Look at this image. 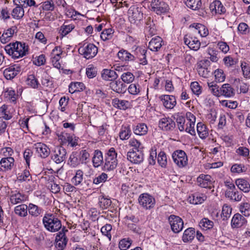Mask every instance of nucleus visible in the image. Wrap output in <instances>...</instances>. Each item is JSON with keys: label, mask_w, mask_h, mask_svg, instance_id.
I'll use <instances>...</instances> for the list:
<instances>
[{"label": "nucleus", "mask_w": 250, "mask_h": 250, "mask_svg": "<svg viewBox=\"0 0 250 250\" xmlns=\"http://www.w3.org/2000/svg\"><path fill=\"white\" fill-rule=\"evenodd\" d=\"M159 99L163 105L167 109H172L177 104L176 97L171 95H162Z\"/></svg>", "instance_id": "nucleus-13"}, {"label": "nucleus", "mask_w": 250, "mask_h": 250, "mask_svg": "<svg viewBox=\"0 0 250 250\" xmlns=\"http://www.w3.org/2000/svg\"><path fill=\"white\" fill-rule=\"evenodd\" d=\"M15 160L12 157L3 158L0 161V171L6 172L12 169Z\"/></svg>", "instance_id": "nucleus-16"}, {"label": "nucleus", "mask_w": 250, "mask_h": 250, "mask_svg": "<svg viewBox=\"0 0 250 250\" xmlns=\"http://www.w3.org/2000/svg\"><path fill=\"white\" fill-rule=\"evenodd\" d=\"M174 118L176 119L178 128L180 131H183L185 129V119L181 114L177 113L175 115Z\"/></svg>", "instance_id": "nucleus-50"}, {"label": "nucleus", "mask_w": 250, "mask_h": 250, "mask_svg": "<svg viewBox=\"0 0 250 250\" xmlns=\"http://www.w3.org/2000/svg\"><path fill=\"white\" fill-rule=\"evenodd\" d=\"M8 108V106L6 104L2 105L0 107V114L1 116V118L3 119L9 120L13 117V115Z\"/></svg>", "instance_id": "nucleus-44"}, {"label": "nucleus", "mask_w": 250, "mask_h": 250, "mask_svg": "<svg viewBox=\"0 0 250 250\" xmlns=\"http://www.w3.org/2000/svg\"><path fill=\"white\" fill-rule=\"evenodd\" d=\"M159 127L163 130L168 131L172 130L175 126V122L169 117L161 119L159 123Z\"/></svg>", "instance_id": "nucleus-19"}, {"label": "nucleus", "mask_w": 250, "mask_h": 250, "mask_svg": "<svg viewBox=\"0 0 250 250\" xmlns=\"http://www.w3.org/2000/svg\"><path fill=\"white\" fill-rule=\"evenodd\" d=\"M90 154L86 150H82L80 152L78 158L81 164H86L89 161Z\"/></svg>", "instance_id": "nucleus-59"}, {"label": "nucleus", "mask_w": 250, "mask_h": 250, "mask_svg": "<svg viewBox=\"0 0 250 250\" xmlns=\"http://www.w3.org/2000/svg\"><path fill=\"white\" fill-rule=\"evenodd\" d=\"M139 205L144 209L153 208L155 205V199L151 195L147 193L141 194L138 198Z\"/></svg>", "instance_id": "nucleus-5"}, {"label": "nucleus", "mask_w": 250, "mask_h": 250, "mask_svg": "<svg viewBox=\"0 0 250 250\" xmlns=\"http://www.w3.org/2000/svg\"><path fill=\"white\" fill-rule=\"evenodd\" d=\"M151 10L158 15L166 13L169 7L167 3L159 0H152L150 4Z\"/></svg>", "instance_id": "nucleus-10"}, {"label": "nucleus", "mask_w": 250, "mask_h": 250, "mask_svg": "<svg viewBox=\"0 0 250 250\" xmlns=\"http://www.w3.org/2000/svg\"><path fill=\"white\" fill-rule=\"evenodd\" d=\"M225 196L230 200L235 201H240L242 197V193L235 190L225 191Z\"/></svg>", "instance_id": "nucleus-42"}, {"label": "nucleus", "mask_w": 250, "mask_h": 250, "mask_svg": "<svg viewBox=\"0 0 250 250\" xmlns=\"http://www.w3.org/2000/svg\"><path fill=\"white\" fill-rule=\"evenodd\" d=\"M195 234L194 229L189 228L186 229L183 235L182 240L185 243L191 242L194 239Z\"/></svg>", "instance_id": "nucleus-38"}, {"label": "nucleus", "mask_w": 250, "mask_h": 250, "mask_svg": "<svg viewBox=\"0 0 250 250\" xmlns=\"http://www.w3.org/2000/svg\"><path fill=\"white\" fill-rule=\"evenodd\" d=\"M26 200L27 196L19 192L13 193L10 196V202L13 205L22 203Z\"/></svg>", "instance_id": "nucleus-27"}, {"label": "nucleus", "mask_w": 250, "mask_h": 250, "mask_svg": "<svg viewBox=\"0 0 250 250\" xmlns=\"http://www.w3.org/2000/svg\"><path fill=\"white\" fill-rule=\"evenodd\" d=\"M111 89L118 93H124L126 90V86L120 80L113 81L110 83Z\"/></svg>", "instance_id": "nucleus-29"}, {"label": "nucleus", "mask_w": 250, "mask_h": 250, "mask_svg": "<svg viewBox=\"0 0 250 250\" xmlns=\"http://www.w3.org/2000/svg\"><path fill=\"white\" fill-rule=\"evenodd\" d=\"M4 50L13 59H17L28 54V46L24 42L16 41L7 44Z\"/></svg>", "instance_id": "nucleus-1"}, {"label": "nucleus", "mask_w": 250, "mask_h": 250, "mask_svg": "<svg viewBox=\"0 0 250 250\" xmlns=\"http://www.w3.org/2000/svg\"><path fill=\"white\" fill-rule=\"evenodd\" d=\"M146 52L147 50L143 47H138L136 49L137 58L139 59L140 63L142 65H146L147 63L146 55Z\"/></svg>", "instance_id": "nucleus-35"}, {"label": "nucleus", "mask_w": 250, "mask_h": 250, "mask_svg": "<svg viewBox=\"0 0 250 250\" xmlns=\"http://www.w3.org/2000/svg\"><path fill=\"white\" fill-rule=\"evenodd\" d=\"M56 135L58 137V139L61 140L60 146L62 144V132H60L59 130H57ZM60 146H57L54 152L53 155L52 156V160L56 164H61L62 162V155L61 153V149Z\"/></svg>", "instance_id": "nucleus-14"}, {"label": "nucleus", "mask_w": 250, "mask_h": 250, "mask_svg": "<svg viewBox=\"0 0 250 250\" xmlns=\"http://www.w3.org/2000/svg\"><path fill=\"white\" fill-rule=\"evenodd\" d=\"M132 244V241L129 238H124L120 240L119 247L121 250H126L129 248Z\"/></svg>", "instance_id": "nucleus-63"}, {"label": "nucleus", "mask_w": 250, "mask_h": 250, "mask_svg": "<svg viewBox=\"0 0 250 250\" xmlns=\"http://www.w3.org/2000/svg\"><path fill=\"white\" fill-rule=\"evenodd\" d=\"M17 32V27L12 26L4 31L0 37V40L2 43H6L11 40L14 34Z\"/></svg>", "instance_id": "nucleus-24"}, {"label": "nucleus", "mask_w": 250, "mask_h": 250, "mask_svg": "<svg viewBox=\"0 0 250 250\" xmlns=\"http://www.w3.org/2000/svg\"><path fill=\"white\" fill-rule=\"evenodd\" d=\"M117 153L113 147L109 149L105 154L103 170L105 171H110L115 169L118 165L117 159Z\"/></svg>", "instance_id": "nucleus-2"}, {"label": "nucleus", "mask_w": 250, "mask_h": 250, "mask_svg": "<svg viewBox=\"0 0 250 250\" xmlns=\"http://www.w3.org/2000/svg\"><path fill=\"white\" fill-rule=\"evenodd\" d=\"M190 89L192 93L196 96L200 95L202 92V86L197 82H193L190 83Z\"/></svg>", "instance_id": "nucleus-60"}, {"label": "nucleus", "mask_w": 250, "mask_h": 250, "mask_svg": "<svg viewBox=\"0 0 250 250\" xmlns=\"http://www.w3.org/2000/svg\"><path fill=\"white\" fill-rule=\"evenodd\" d=\"M127 159L133 164H141L143 162L144 159L143 150H130L127 153Z\"/></svg>", "instance_id": "nucleus-11"}, {"label": "nucleus", "mask_w": 250, "mask_h": 250, "mask_svg": "<svg viewBox=\"0 0 250 250\" xmlns=\"http://www.w3.org/2000/svg\"><path fill=\"white\" fill-rule=\"evenodd\" d=\"M80 164L78 158L76 156V154L73 152L69 157L67 162V165L71 167L75 168Z\"/></svg>", "instance_id": "nucleus-52"}, {"label": "nucleus", "mask_w": 250, "mask_h": 250, "mask_svg": "<svg viewBox=\"0 0 250 250\" xmlns=\"http://www.w3.org/2000/svg\"><path fill=\"white\" fill-rule=\"evenodd\" d=\"M62 48L61 46H56L52 51L51 54V62L53 66L58 69L62 67Z\"/></svg>", "instance_id": "nucleus-7"}, {"label": "nucleus", "mask_w": 250, "mask_h": 250, "mask_svg": "<svg viewBox=\"0 0 250 250\" xmlns=\"http://www.w3.org/2000/svg\"><path fill=\"white\" fill-rule=\"evenodd\" d=\"M193 27L195 28L194 32L198 33L202 37H207L208 35V28L203 24L200 23H194Z\"/></svg>", "instance_id": "nucleus-40"}, {"label": "nucleus", "mask_w": 250, "mask_h": 250, "mask_svg": "<svg viewBox=\"0 0 250 250\" xmlns=\"http://www.w3.org/2000/svg\"><path fill=\"white\" fill-rule=\"evenodd\" d=\"M128 145L135 150H143L144 148L143 144L141 141L135 138H132L129 140Z\"/></svg>", "instance_id": "nucleus-47"}, {"label": "nucleus", "mask_w": 250, "mask_h": 250, "mask_svg": "<svg viewBox=\"0 0 250 250\" xmlns=\"http://www.w3.org/2000/svg\"><path fill=\"white\" fill-rule=\"evenodd\" d=\"M28 206L23 204L17 206L14 208V212L18 216L25 217L28 214Z\"/></svg>", "instance_id": "nucleus-39"}, {"label": "nucleus", "mask_w": 250, "mask_h": 250, "mask_svg": "<svg viewBox=\"0 0 250 250\" xmlns=\"http://www.w3.org/2000/svg\"><path fill=\"white\" fill-rule=\"evenodd\" d=\"M117 55L122 61H132L135 59V57L132 54L123 49L118 52Z\"/></svg>", "instance_id": "nucleus-37"}, {"label": "nucleus", "mask_w": 250, "mask_h": 250, "mask_svg": "<svg viewBox=\"0 0 250 250\" xmlns=\"http://www.w3.org/2000/svg\"><path fill=\"white\" fill-rule=\"evenodd\" d=\"M157 162L159 165L164 168H166L167 165V158L166 153L160 151L158 155Z\"/></svg>", "instance_id": "nucleus-53"}, {"label": "nucleus", "mask_w": 250, "mask_h": 250, "mask_svg": "<svg viewBox=\"0 0 250 250\" xmlns=\"http://www.w3.org/2000/svg\"><path fill=\"white\" fill-rule=\"evenodd\" d=\"M198 186L202 188H210L212 184V179L210 175L200 174L197 179Z\"/></svg>", "instance_id": "nucleus-18"}, {"label": "nucleus", "mask_w": 250, "mask_h": 250, "mask_svg": "<svg viewBox=\"0 0 250 250\" xmlns=\"http://www.w3.org/2000/svg\"><path fill=\"white\" fill-rule=\"evenodd\" d=\"M31 179V176L28 170L25 169L17 175V180L20 182H27Z\"/></svg>", "instance_id": "nucleus-56"}, {"label": "nucleus", "mask_w": 250, "mask_h": 250, "mask_svg": "<svg viewBox=\"0 0 250 250\" xmlns=\"http://www.w3.org/2000/svg\"><path fill=\"white\" fill-rule=\"evenodd\" d=\"M234 89L229 83H224L220 87V97L230 98L235 95Z\"/></svg>", "instance_id": "nucleus-20"}, {"label": "nucleus", "mask_w": 250, "mask_h": 250, "mask_svg": "<svg viewBox=\"0 0 250 250\" xmlns=\"http://www.w3.org/2000/svg\"><path fill=\"white\" fill-rule=\"evenodd\" d=\"M83 180V172L82 169H79L75 171L74 175L72 178L71 183L74 186L82 185Z\"/></svg>", "instance_id": "nucleus-34"}, {"label": "nucleus", "mask_w": 250, "mask_h": 250, "mask_svg": "<svg viewBox=\"0 0 250 250\" xmlns=\"http://www.w3.org/2000/svg\"><path fill=\"white\" fill-rule=\"evenodd\" d=\"M42 222L45 228L51 232L57 231L62 227L61 221L52 214H45Z\"/></svg>", "instance_id": "nucleus-4"}, {"label": "nucleus", "mask_w": 250, "mask_h": 250, "mask_svg": "<svg viewBox=\"0 0 250 250\" xmlns=\"http://www.w3.org/2000/svg\"><path fill=\"white\" fill-rule=\"evenodd\" d=\"M85 86L83 83L72 82L69 85V91L71 93L83 91Z\"/></svg>", "instance_id": "nucleus-45"}, {"label": "nucleus", "mask_w": 250, "mask_h": 250, "mask_svg": "<svg viewBox=\"0 0 250 250\" xmlns=\"http://www.w3.org/2000/svg\"><path fill=\"white\" fill-rule=\"evenodd\" d=\"M4 98L9 102L15 104L18 95L11 87L6 88L3 93Z\"/></svg>", "instance_id": "nucleus-26"}, {"label": "nucleus", "mask_w": 250, "mask_h": 250, "mask_svg": "<svg viewBox=\"0 0 250 250\" xmlns=\"http://www.w3.org/2000/svg\"><path fill=\"white\" fill-rule=\"evenodd\" d=\"M92 161L95 168H98L104 163L103 153L100 150L97 149L94 151Z\"/></svg>", "instance_id": "nucleus-32"}, {"label": "nucleus", "mask_w": 250, "mask_h": 250, "mask_svg": "<svg viewBox=\"0 0 250 250\" xmlns=\"http://www.w3.org/2000/svg\"><path fill=\"white\" fill-rule=\"evenodd\" d=\"M24 11L23 6L17 5L14 8L11 13L12 17L17 20L21 19L24 16Z\"/></svg>", "instance_id": "nucleus-48"}, {"label": "nucleus", "mask_w": 250, "mask_h": 250, "mask_svg": "<svg viewBox=\"0 0 250 250\" xmlns=\"http://www.w3.org/2000/svg\"><path fill=\"white\" fill-rule=\"evenodd\" d=\"M128 93L132 95H138L141 91V86L139 83H134L130 84L128 88Z\"/></svg>", "instance_id": "nucleus-54"}, {"label": "nucleus", "mask_w": 250, "mask_h": 250, "mask_svg": "<svg viewBox=\"0 0 250 250\" xmlns=\"http://www.w3.org/2000/svg\"><path fill=\"white\" fill-rule=\"evenodd\" d=\"M186 6L193 10L199 9L202 6L201 0H184Z\"/></svg>", "instance_id": "nucleus-43"}, {"label": "nucleus", "mask_w": 250, "mask_h": 250, "mask_svg": "<svg viewBox=\"0 0 250 250\" xmlns=\"http://www.w3.org/2000/svg\"><path fill=\"white\" fill-rule=\"evenodd\" d=\"M20 71V67L14 65L6 68L3 71V75L7 80H11L18 75Z\"/></svg>", "instance_id": "nucleus-21"}, {"label": "nucleus", "mask_w": 250, "mask_h": 250, "mask_svg": "<svg viewBox=\"0 0 250 250\" xmlns=\"http://www.w3.org/2000/svg\"><path fill=\"white\" fill-rule=\"evenodd\" d=\"M247 223L245 217L239 213H236L233 216L231 221V226L232 228H239Z\"/></svg>", "instance_id": "nucleus-22"}, {"label": "nucleus", "mask_w": 250, "mask_h": 250, "mask_svg": "<svg viewBox=\"0 0 250 250\" xmlns=\"http://www.w3.org/2000/svg\"><path fill=\"white\" fill-rule=\"evenodd\" d=\"M114 30L112 28L104 29L101 34V38L104 41L111 39L113 36Z\"/></svg>", "instance_id": "nucleus-55"}, {"label": "nucleus", "mask_w": 250, "mask_h": 250, "mask_svg": "<svg viewBox=\"0 0 250 250\" xmlns=\"http://www.w3.org/2000/svg\"><path fill=\"white\" fill-rule=\"evenodd\" d=\"M26 83L33 88H38L40 85L37 79L34 75H29L26 79Z\"/></svg>", "instance_id": "nucleus-57"}, {"label": "nucleus", "mask_w": 250, "mask_h": 250, "mask_svg": "<svg viewBox=\"0 0 250 250\" xmlns=\"http://www.w3.org/2000/svg\"><path fill=\"white\" fill-rule=\"evenodd\" d=\"M79 52L86 59L94 58L98 53V47L93 43H84L79 48Z\"/></svg>", "instance_id": "nucleus-6"}, {"label": "nucleus", "mask_w": 250, "mask_h": 250, "mask_svg": "<svg viewBox=\"0 0 250 250\" xmlns=\"http://www.w3.org/2000/svg\"><path fill=\"white\" fill-rule=\"evenodd\" d=\"M162 39L160 37L152 38L149 42L148 48L152 51H158L162 47Z\"/></svg>", "instance_id": "nucleus-28"}, {"label": "nucleus", "mask_w": 250, "mask_h": 250, "mask_svg": "<svg viewBox=\"0 0 250 250\" xmlns=\"http://www.w3.org/2000/svg\"><path fill=\"white\" fill-rule=\"evenodd\" d=\"M168 222L171 230L174 233H179L184 228V222L179 216L170 215L168 217Z\"/></svg>", "instance_id": "nucleus-9"}, {"label": "nucleus", "mask_w": 250, "mask_h": 250, "mask_svg": "<svg viewBox=\"0 0 250 250\" xmlns=\"http://www.w3.org/2000/svg\"><path fill=\"white\" fill-rule=\"evenodd\" d=\"M209 8L212 14H222L225 13L226 8L219 0H215L209 5Z\"/></svg>", "instance_id": "nucleus-23"}, {"label": "nucleus", "mask_w": 250, "mask_h": 250, "mask_svg": "<svg viewBox=\"0 0 250 250\" xmlns=\"http://www.w3.org/2000/svg\"><path fill=\"white\" fill-rule=\"evenodd\" d=\"M134 75L130 72H124L121 76L122 80L126 83H131L134 81Z\"/></svg>", "instance_id": "nucleus-62"}, {"label": "nucleus", "mask_w": 250, "mask_h": 250, "mask_svg": "<svg viewBox=\"0 0 250 250\" xmlns=\"http://www.w3.org/2000/svg\"><path fill=\"white\" fill-rule=\"evenodd\" d=\"M215 80L217 83H221L225 81L226 75L224 71L221 69H217L214 71Z\"/></svg>", "instance_id": "nucleus-58"}, {"label": "nucleus", "mask_w": 250, "mask_h": 250, "mask_svg": "<svg viewBox=\"0 0 250 250\" xmlns=\"http://www.w3.org/2000/svg\"><path fill=\"white\" fill-rule=\"evenodd\" d=\"M184 42L188 47L194 51H197L200 47L201 43L198 39L190 33L186 34L184 38Z\"/></svg>", "instance_id": "nucleus-12"}, {"label": "nucleus", "mask_w": 250, "mask_h": 250, "mask_svg": "<svg viewBox=\"0 0 250 250\" xmlns=\"http://www.w3.org/2000/svg\"><path fill=\"white\" fill-rule=\"evenodd\" d=\"M112 105L117 109L125 110L129 107L130 104L129 101L125 100H121L114 98L112 101Z\"/></svg>", "instance_id": "nucleus-25"}, {"label": "nucleus", "mask_w": 250, "mask_h": 250, "mask_svg": "<svg viewBox=\"0 0 250 250\" xmlns=\"http://www.w3.org/2000/svg\"><path fill=\"white\" fill-rule=\"evenodd\" d=\"M235 184L241 190L244 192L247 193L250 191V184L249 181L244 179H236Z\"/></svg>", "instance_id": "nucleus-33"}, {"label": "nucleus", "mask_w": 250, "mask_h": 250, "mask_svg": "<svg viewBox=\"0 0 250 250\" xmlns=\"http://www.w3.org/2000/svg\"><path fill=\"white\" fill-rule=\"evenodd\" d=\"M65 15L67 17L70 18L73 20H80L81 17H84L83 15L72 8H66Z\"/></svg>", "instance_id": "nucleus-41"}, {"label": "nucleus", "mask_w": 250, "mask_h": 250, "mask_svg": "<svg viewBox=\"0 0 250 250\" xmlns=\"http://www.w3.org/2000/svg\"><path fill=\"white\" fill-rule=\"evenodd\" d=\"M128 20L132 25L139 27L143 23V13L136 5L130 7L127 12Z\"/></svg>", "instance_id": "nucleus-3"}, {"label": "nucleus", "mask_w": 250, "mask_h": 250, "mask_svg": "<svg viewBox=\"0 0 250 250\" xmlns=\"http://www.w3.org/2000/svg\"><path fill=\"white\" fill-rule=\"evenodd\" d=\"M33 149L37 155L42 158H46L50 154V150L46 145L42 143L35 144Z\"/></svg>", "instance_id": "nucleus-15"}, {"label": "nucleus", "mask_w": 250, "mask_h": 250, "mask_svg": "<svg viewBox=\"0 0 250 250\" xmlns=\"http://www.w3.org/2000/svg\"><path fill=\"white\" fill-rule=\"evenodd\" d=\"M241 67L244 77L250 78V65L245 62H243L241 63Z\"/></svg>", "instance_id": "nucleus-64"}, {"label": "nucleus", "mask_w": 250, "mask_h": 250, "mask_svg": "<svg viewBox=\"0 0 250 250\" xmlns=\"http://www.w3.org/2000/svg\"><path fill=\"white\" fill-rule=\"evenodd\" d=\"M131 134V129L128 125L122 126L119 133V137L121 140H127L130 137Z\"/></svg>", "instance_id": "nucleus-49"}, {"label": "nucleus", "mask_w": 250, "mask_h": 250, "mask_svg": "<svg viewBox=\"0 0 250 250\" xmlns=\"http://www.w3.org/2000/svg\"><path fill=\"white\" fill-rule=\"evenodd\" d=\"M112 228V226L110 224H106L101 229V232L102 234L106 236L109 240H111L112 237L111 234Z\"/></svg>", "instance_id": "nucleus-61"}, {"label": "nucleus", "mask_w": 250, "mask_h": 250, "mask_svg": "<svg viewBox=\"0 0 250 250\" xmlns=\"http://www.w3.org/2000/svg\"><path fill=\"white\" fill-rule=\"evenodd\" d=\"M102 78L105 81H113L117 79L118 76L116 72L113 70L104 69L101 74Z\"/></svg>", "instance_id": "nucleus-31"}, {"label": "nucleus", "mask_w": 250, "mask_h": 250, "mask_svg": "<svg viewBox=\"0 0 250 250\" xmlns=\"http://www.w3.org/2000/svg\"><path fill=\"white\" fill-rule=\"evenodd\" d=\"M174 163L179 167H183L188 165V157L186 153L182 150L175 151L172 155Z\"/></svg>", "instance_id": "nucleus-8"}, {"label": "nucleus", "mask_w": 250, "mask_h": 250, "mask_svg": "<svg viewBox=\"0 0 250 250\" xmlns=\"http://www.w3.org/2000/svg\"><path fill=\"white\" fill-rule=\"evenodd\" d=\"M208 86L210 92L215 96L220 97V87L214 82H208Z\"/></svg>", "instance_id": "nucleus-51"}, {"label": "nucleus", "mask_w": 250, "mask_h": 250, "mask_svg": "<svg viewBox=\"0 0 250 250\" xmlns=\"http://www.w3.org/2000/svg\"><path fill=\"white\" fill-rule=\"evenodd\" d=\"M133 131L134 133L139 136H144L147 134L148 127L145 123H139L133 126Z\"/></svg>", "instance_id": "nucleus-30"}, {"label": "nucleus", "mask_w": 250, "mask_h": 250, "mask_svg": "<svg viewBox=\"0 0 250 250\" xmlns=\"http://www.w3.org/2000/svg\"><path fill=\"white\" fill-rule=\"evenodd\" d=\"M28 211L30 215L36 217L41 214L42 209L36 205L30 203L28 206Z\"/></svg>", "instance_id": "nucleus-46"}, {"label": "nucleus", "mask_w": 250, "mask_h": 250, "mask_svg": "<svg viewBox=\"0 0 250 250\" xmlns=\"http://www.w3.org/2000/svg\"><path fill=\"white\" fill-rule=\"evenodd\" d=\"M197 131L199 136L202 139H205L208 136V129L206 125L201 122L197 124Z\"/></svg>", "instance_id": "nucleus-36"}, {"label": "nucleus", "mask_w": 250, "mask_h": 250, "mask_svg": "<svg viewBox=\"0 0 250 250\" xmlns=\"http://www.w3.org/2000/svg\"><path fill=\"white\" fill-rule=\"evenodd\" d=\"M66 131L63 130V133H65V136H63V144H67L68 146L71 147H74L78 145L79 137H76L74 133H68L66 132Z\"/></svg>", "instance_id": "nucleus-17"}]
</instances>
